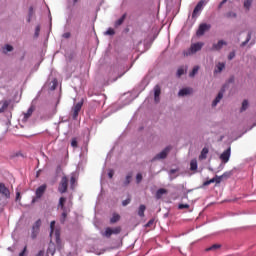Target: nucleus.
Wrapping results in <instances>:
<instances>
[{"instance_id":"f257e3e1","label":"nucleus","mask_w":256,"mask_h":256,"mask_svg":"<svg viewBox=\"0 0 256 256\" xmlns=\"http://www.w3.org/2000/svg\"><path fill=\"white\" fill-rule=\"evenodd\" d=\"M205 45V43L203 42H197V43H193L191 44L190 48L186 51H184V57H189V55H195V53L201 51V49H203V46Z\"/></svg>"},{"instance_id":"f03ea898","label":"nucleus","mask_w":256,"mask_h":256,"mask_svg":"<svg viewBox=\"0 0 256 256\" xmlns=\"http://www.w3.org/2000/svg\"><path fill=\"white\" fill-rule=\"evenodd\" d=\"M69 187V178L67 176H63L58 186V191L63 195V193H67V189Z\"/></svg>"},{"instance_id":"7ed1b4c3","label":"nucleus","mask_w":256,"mask_h":256,"mask_svg":"<svg viewBox=\"0 0 256 256\" xmlns=\"http://www.w3.org/2000/svg\"><path fill=\"white\" fill-rule=\"evenodd\" d=\"M169 151H171V146H166L160 153L156 154L152 161H159L161 159H167V155H169Z\"/></svg>"},{"instance_id":"20e7f679","label":"nucleus","mask_w":256,"mask_h":256,"mask_svg":"<svg viewBox=\"0 0 256 256\" xmlns=\"http://www.w3.org/2000/svg\"><path fill=\"white\" fill-rule=\"evenodd\" d=\"M39 231H41V219H38L32 226L31 230V239H37V235H39Z\"/></svg>"},{"instance_id":"39448f33","label":"nucleus","mask_w":256,"mask_h":256,"mask_svg":"<svg viewBox=\"0 0 256 256\" xmlns=\"http://www.w3.org/2000/svg\"><path fill=\"white\" fill-rule=\"evenodd\" d=\"M203 5H205V0H200L195 6L192 12V19H197L199 15H201V11H203Z\"/></svg>"},{"instance_id":"423d86ee","label":"nucleus","mask_w":256,"mask_h":256,"mask_svg":"<svg viewBox=\"0 0 256 256\" xmlns=\"http://www.w3.org/2000/svg\"><path fill=\"white\" fill-rule=\"evenodd\" d=\"M211 29V24L202 23L199 25L198 30L196 31L197 37H203L207 31Z\"/></svg>"},{"instance_id":"0eeeda50","label":"nucleus","mask_w":256,"mask_h":256,"mask_svg":"<svg viewBox=\"0 0 256 256\" xmlns=\"http://www.w3.org/2000/svg\"><path fill=\"white\" fill-rule=\"evenodd\" d=\"M83 107V100L79 101L78 103H76L74 105V107L72 108V119L73 121H77V117H79V112L81 111Z\"/></svg>"},{"instance_id":"6e6552de","label":"nucleus","mask_w":256,"mask_h":256,"mask_svg":"<svg viewBox=\"0 0 256 256\" xmlns=\"http://www.w3.org/2000/svg\"><path fill=\"white\" fill-rule=\"evenodd\" d=\"M0 195L5 197V199H11V192L3 182H0Z\"/></svg>"},{"instance_id":"1a4fd4ad","label":"nucleus","mask_w":256,"mask_h":256,"mask_svg":"<svg viewBox=\"0 0 256 256\" xmlns=\"http://www.w3.org/2000/svg\"><path fill=\"white\" fill-rule=\"evenodd\" d=\"M45 191H47V184H42L36 189V199H41L43 195H45Z\"/></svg>"},{"instance_id":"9d476101","label":"nucleus","mask_w":256,"mask_h":256,"mask_svg":"<svg viewBox=\"0 0 256 256\" xmlns=\"http://www.w3.org/2000/svg\"><path fill=\"white\" fill-rule=\"evenodd\" d=\"M223 91H225V85L222 86L221 91L218 93L216 98L212 102V107H215L216 105H219L221 103V100L223 99Z\"/></svg>"},{"instance_id":"9b49d317","label":"nucleus","mask_w":256,"mask_h":256,"mask_svg":"<svg viewBox=\"0 0 256 256\" xmlns=\"http://www.w3.org/2000/svg\"><path fill=\"white\" fill-rule=\"evenodd\" d=\"M131 181H133V172H128L124 181L122 182V187H129Z\"/></svg>"},{"instance_id":"f8f14e48","label":"nucleus","mask_w":256,"mask_h":256,"mask_svg":"<svg viewBox=\"0 0 256 256\" xmlns=\"http://www.w3.org/2000/svg\"><path fill=\"white\" fill-rule=\"evenodd\" d=\"M35 111V105L31 104V106L28 108L27 112L24 113L23 121H27L31 115H33V112Z\"/></svg>"},{"instance_id":"ddd939ff","label":"nucleus","mask_w":256,"mask_h":256,"mask_svg":"<svg viewBox=\"0 0 256 256\" xmlns=\"http://www.w3.org/2000/svg\"><path fill=\"white\" fill-rule=\"evenodd\" d=\"M193 93V88H183L178 92L179 97H186V95H191Z\"/></svg>"},{"instance_id":"4468645a","label":"nucleus","mask_w":256,"mask_h":256,"mask_svg":"<svg viewBox=\"0 0 256 256\" xmlns=\"http://www.w3.org/2000/svg\"><path fill=\"white\" fill-rule=\"evenodd\" d=\"M125 19H127V13H124L118 20L114 22L115 29H117L118 27H121V25L125 23Z\"/></svg>"},{"instance_id":"2eb2a0df","label":"nucleus","mask_w":256,"mask_h":256,"mask_svg":"<svg viewBox=\"0 0 256 256\" xmlns=\"http://www.w3.org/2000/svg\"><path fill=\"white\" fill-rule=\"evenodd\" d=\"M223 45H225V41L224 40H219L218 43L213 44L210 51H221V49H223Z\"/></svg>"},{"instance_id":"dca6fc26","label":"nucleus","mask_w":256,"mask_h":256,"mask_svg":"<svg viewBox=\"0 0 256 256\" xmlns=\"http://www.w3.org/2000/svg\"><path fill=\"white\" fill-rule=\"evenodd\" d=\"M160 95H161V87L159 85H156L154 87V101H155V103H159Z\"/></svg>"},{"instance_id":"f3484780","label":"nucleus","mask_w":256,"mask_h":256,"mask_svg":"<svg viewBox=\"0 0 256 256\" xmlns=\"http://www.w3.org/2000/svg\"><path fill=\"white\" fill-rule=\"evenodd\" d=\"M211 183H221V177H214L210 180H207L203 183V186L207 187V186L211 185Z\"/></svg>"},{"instance_id":"a211bd4d","label":"nucleus","mask_w":256,"mask_h":256,"mask_svg":"<svg viewBox=\"0 0 256 256\" xmlns=\"http://www.w3.org/2000/svg\"><path fill=\"white\" fill-rule=\"evenodd\" d=\"M209 154V148L204 147L201 151V154L199 155L200 161H203L204 159H207V155Z\"/></svg>"},{"instance_id":"6ab92c4d","label":"nucleus","mask_w":256,"mask_h":256,"mask_svg":"<svg viewBox=\"0 0 256 256\" xmlns=\"http://www.w3.org/2000/svg\"><path fill=\"white\" fill-rule=\"evenodd\" d=\"M225 69V63H218L214 69V75H217V73H221Z\"/></svg>"},{"instance_id":"aec40b11","label":"nucleus","mask_w":256,"mask_h":256,"mask_svg":"<svg viewBox=\"0 0 256 256\" xmlns=\"http://www.w3.org/2000/svg\"><path fill=\"white\" fill-rule=\"evenodd\" d=\"M147 207L145 206V204H141L138 208V216L139 217H145V211H146Z\"/></svg>"},{"instance_id":"412c9836","label":"nucleus","mask_w":256,"mask_h":256,"mask_svg":"<svg viewBox=\"0 0 256 256\" xmlns=\"http://www.w3.org/2000/svg\"><path fill=\"white\" fill-rule=\"evenodd\" d=\"M163 195H167V189H164V188L158 189L156 192V198L161 199V197H163Z\"/></svg>"},{"instance_id":"4be33fe9","label":"nucleus","mask_w":256,"mask_h":256,"mask_svg":"<svg viewBox=\"0 0 256 256\" xmlns=\"http://www.w3.org/2000/svg\"><path fill=\"white\" fill-rule=\"evenodd\" d=\"M65 201H67V198H65V197H60L59 203H58V207H60V209H62V211H65V209H67V208L65 207Z\"/></svg>"},{"instance_id":"5701e85b","label":"nucleus","mask_w":256,"mask_h":256,"mask_svg":"<svg viewBox=\"0 0 256 256\" xmlns=\"http://www.w3.org/2000/svg\"><path fill=\"white\" fill-rule=\"evenodd\" d=\"M197 169H198L197 159H192L190 162V171H197Z\"/></svg>"},{"instance_id":"b1692460","label":"nucleus","mask_w":256,"mask_h":256,"mask_svg":"<svg viewBox=\"0 0 256 256\" xmlns=\"http://www.w3.org/2000/svg\"><path fill=\"white\" fill-rule=\"evenodd\" d=\"M218 249H221V244H213L212 246L206 248L205 251H218Z\"/></svg>"},{"instance_id":"393cba45","label":"nucleus","mask_w":256,"mask_h":256,"mask_svg":"<svg viewBox=\"0 0 256 256\" xmlns=\"http://www.w3.org/2000/svg\"><path fill=\"white\" fill-rule=\"evenodd\" d=\"M249 109V100H243L242 106L240 108V113H243V111H247Z\"/></svg>"},{"instance_id":"a878e982","label":"nucleus","mask_w":256,"mask_h":256,"mask_svg":"<svg viewBox=\"0 0 256 256\" xmlns=\"http://www.w3.org/2000/svg\"><path fill=\"white\" fill-rule=\"evenodd\" d=\"M231 158V146H229L225 150V163H229V159Z\"/></svg>"},{"instance_id":"bb28decb","label":"nucleus","mask_w":256,"mask_h":256,"mask_svg":"<svg viewBox=\"0 0 256 256\" xmlns=\"http://www.w3.org/2000/svg\"><path fill=\"white\" fill-rule=\"evenodd\" d=\"M10 102L5 100L2 102V106L0 107V113H5L7 107H9Z\"/></svg>"},{"instance_id":"cd10ccee","label":"nucleus","mask_w":256,"mask_h":256,"mask_svg":"<svg viewBox=\"0 0 256 256\" xmlns=\"http://www.w3.org/2000/svg\"><path fill=\"white\" fill-rule=\"evenodd\" d=\"M55 239H56V244L61 245V232L59 230L55 231Z\"/></svg>"},{"instance_id":"c85d7f7f","label":"nucleus","mask_w":256,"mask_h":256,"mask_svg":"<svg viewBox=\"0 0 256 256\" xmlns=\"http://www.w3.org/2000/svg\"><path fill=\"white\" fill-rule=\"evenodd\" d=\"M103 235H104V237H107V238L111 237V235H113V229L110 228V227L106 228V230L103 233Z\"/></svg>"},{"instance_id":"c756f323","label":"nucleus","mask_w":256,"mask_h":256,"mask_svg":"<svg viewBox=\"0 0 256 256\" xmlns=\"http://www.w3.org/2000/svg\"><path fill=\"white\" fill-rule=\"evenodd\" d=\"M75 183H77V178H75V175H72L70 178V189H75Z\"/></svg>"},{"instance_id":"7c9ffc66","label":"nucleus","mask_w":256,"mask_h":256,"mask_svg":"<svg viewBox=\"0 0 256 256\" xmlns=\"http://www.w3.org/2000/svg\"><path fill=\"white\" fill-rule=\"evenodd\" d=\"M121 219V216L119 214H113V216L110 219V223H117Z\"/></svg>"},{"instance_id":"2f4dec72","label":"nucleus","mask_w":256,"mask_h":256,"mask_svg":"<svg viewBox=\"0 0 256 256\" xmlns=\"http://www.w3.org/2000/svg\"><path fill=\"white\" fill-rule=\"evenodd\" d=\"M66 219H67V209L63 210L60 217V223H65Z\"/></svg>"},{"instance_id":"473e14b6","label":"nucleus","mask_w":256,"mask_h":256,"mask_svg":"<svg viewBox=\"0 0 256 256\" xmlns=\"http://www.w3.org/2000/svg\"><path fill=\"white\" fill-rule=\"evenodd\" d=\"M57 85H58L57 79H53L51 82L50 91H55V89H57Z\"/></svg>"},{"instance_id":"72a5a7b5","label":"nucleus","mask_w":256,"mask_h":256,"mask_svg":"<svg viewBox=\"0 0 256 256\" xmlns=\"http://www.w3.org/2000/svg\"><path fill=\"white\" fill-rule=\"evenodd\" d=\"M197 73H199V66H194V68L189 74V77H193L194 75H197Z\"/></svg>"},{"instance_id":"f704fd0d","label":"nucleus","mask_w":256,"mask_h":256,"mask_svg":"<svg viewBox=\"0 0 256 256\" xmlns=\"http://www.w3.org/2000/svg\"><path fill=\"white\" fill-rule=\"evenodd\" d=\"M176 75L177 77H181L182 75H185V69L183 67L178 68Z\"/></svg>"},{"instance_id":"c9c22d12","label":"nucleus","mask_w":256,"mask_h":256,"mask_svg":"<svg viewBox=\"0 0 256 256\" xmlns=\"http://www.w3.org/2000/svg\"><path fill=\"white\" fill-rule=\"evenodd\" d=\"M39 33H41V25H37L35 28L34 37L37 39L39 37Z\"/></svg>"},{"instance_id":"e433bc0d","label":"nucleus","mask_w":256,"mask_h":256,"mask_svg":"<svg viewBox=\"0 0 256 256\" xmlns=\"http://www.w3.org/2000/svg\"><path fill=\"white\" fill-rule=\"evenodd\" d=\"M251 3H253V0H244L245 9L249 10V8L251 7Z\"/></svg>"},{"instance_id":"4c0bfd02","label":"nucleus","mask_w":256,"mask_h":256,"mask_svg":"<svg viewBox=\"0 0 256 256\" xmlns=\"http://www.w3.org/2000/svg\"><path fill=\"white\" fill-rule=\"evenodd\" d=\"M54 231H55V221H51V223H50V237L53 236Z\"/></svg>"},{"instance_id":"58836bf2","label":"nucleus","mask_w":256,"mask_h":256,"mask_svg":"<svg viewBox=\"0 0 256 256\" xmlns=\"http://www.w3.org/2000/svg\"><path fill=\"white\" fill-rule=\"evenodd\" d=\"M104 35H115V30L113 28H108L106 32H104Z\"/></svg>"},{"instance_id":"ea45409f","label":"nucleus","mask_w":256,"mask_h":256,"mask_svg":"<svg viewBox=\"0 0 256 256\" xmlns=\"http://www.w3.org/2000/svg\"><path fill=\"white\" fill-rule=\"evenodd\" d=\"M131 203V196H128V198L124 201H122V206L127 207Z\"/></svg>"},{"instance_id":"a19ab883","label":"nucleus","mask_w":256,"mask_h":256,"mask_svg":"<svg viewBox=\"0 0 256 256\" xmlns=\"http://www.w3.org/2000/svg\"><path fill=\"white\" fill-rule=\"evenodd\" d=\"M143 181V175L141 173H138L136 175V183H141Z\"/></svg>"},{"instance_id":"79ce46f5","label":"nucleus","mask_w":256,"mask_h":256,"mask_svg":"<svg viewBox=\"0 0 256 256\" xmlns=\"http://www.w3.org/2000/svg\"><path fill=\"white\" fill-rule=\"evenodd\" d=\"M119 233H121V227L112 229V235H119Z\"/></svg>"},{"instance_id":"37998d69","label":"nucleus","mask_w":256,"mask_h":256,"mask_svg":"<svg viewBox=\"0 0 256 256\" xmlns=\"http://www.w3.org/2000/svg\"><path fill=\"white\" fill-rule=\"evenodd\" d=\"M249 41H251V32L248 33L247 38H246V41L242 42L241 46H242V47H245V45H246Z\"/></svg>"},{"instance_id":"c03bdc74","label":"nucleus","mask_w":256,"mask_h":256,"mask_svg":"<svg viewBox=\"0 0 256 256\" xmlns=\"http://www.w3.org/2000/svg\"><path fill=\"white\" fill-rule=\"evenodd\" d=\"M33 15H35V11L33 10V6H30L28 10V17H33Z\"/></svg>"},{"instance_id":"a18cd8bd","label":"nucleus","mask_w":256,"mask_h":256,"mask_svg":"<svg viewBox=\"0 0 256 256\" xmlns=\"http://www.w3.org/2000/svg\"><path fill=\"white\" fill-rule=\"evenodd\" d=\"M178 209H180V210L189 209V204H179Z\"/></svg>"},{"instance_id":"49530a36","label":"nucleus","mask_w":256,"mask_h":256,"mask_svg":"<svg viewBox=\"0 0 256 256\" xmlns=\"http://www.w3.org/2000/svg\"><path fill=\"white\" fill-rule=\"evenodd\" d=\"M233 59H235V51L230 52L229 55H228V60L229 61H233Z\"/></svg>"},{"instance_id":"de8ad7c7","label":"nucleus","mask_w":256,"mask_h":256,"mask_svg":"<svg viewBox=\"0 0 256 256\" xmlns=\"http://www.w3.org/2000/svg\"><path fill=\"white\" fill-rule=\"evenodd\" d=\"M4 49H5L8 53H10L11 51H13V46H11V45H9V44H6L5 47H4Z\"/></svg>"},{"instance_id":"09e8293b","label":"nucleus","mask_w":256,"mask_h":256,"mask_svg":"<svg viewBox=\"0 0 256 256\" xmlns=\"http://www.w3.org/2000/svg\"><path fill=\"white\" fill-rule=\"evenodd\" d=\"M235 173H237V170H236V169L231 170V171H229V172H226L225 177H231V175H233V174H235Z\"/></svg>"},{"instance_id":"8fccbe9b","label":"nucleus","mask_w":256,"mask_h":256,"mask_svg":"<svg viewBox=\"0 0 256 256\" xmlns=\"http://www.w3.org/2000/svg\"><path fill=\"white\" fill-rule=\"evenodd\" d=\"M154 223H155V219H150V220L146 223L145 227H151V225H153Z\"/></svg>"},{"instance_id":"3c124183","label":"nucleus","mask_w":256,"mask_h":256,"mask_svg":"<svg viewBox=\"0 0 256 256\" xmlns=\"http://www.w3.org/2000/svg\"><path fill=\"white\" fill-rule=\"evenodd\" d=\"M64 39H70L71 38V32H66L62 35Z\"/></svg>"},{"instance_id":"603ef678","label":"nucleus","mask_w":256,"mask_h":256,"mask_svg":"<svg viewBox=\"0 0 256 256\" xmlns=\"http://www.w3.org/2000/svg\"><path fill=\"white\" fill-rule=\"evenodd\" d=\"M25 253H27V246L23 248V250L19 253L18 256H25Z\"/></svg>"},{"instance_id":"864d4df0","label":"nucleus","mask_w":256,"mask_h":256,"mask_svg":"<svg viewBox=\"0 0 256 256\" xmlns=\"http://www.w3.org/2000/svg\"><path fill=\"white\" fill-rule=\"evenodd\" d=\"M113 175H115V172L113 170H109L108 172L109 179H113Z\"/></svg>"},{"instance_id":"5fc2aeb1","label":"nucleus","mask_w":256,"mask_h":256,"mask_svg":"<svg viewBox=\"0 0 256 256\" xmlns=\"http://www.w3.org/2000/svg\"><path fill=\"white\" fill-rule=\"evenodd\" d=\"M220 159H221L222 163H225V152L221 153Z\"/></svg>"},{"instance_id":"6e6d98bb","label":"nucleus","mask_w":256,"mask_h":256,"mask_svg":"<svg viewBox=\"0 0 256 256\" xmlns=\"http://www.w3.org/2000/svg\"><path fill=\"white\" fill-rule=\"evenodd\" d=\"M71 145H72V147H77V140H76V139H73V140L71 141Z\"/></svg>"},{"instance_id":"4d7b16f0","label":"nucleus","mask_w":256,"mask_h":256,"mask_svg":"<svg viewBox=\"0 0 256 256\" xmlns=\"http://www.w3.org/2000/svg\"><path fill=\"white\" fill-rule=\"evenodd\" d=\"M21 200V193L17 192L16 193V201H20Z\"/></svg>"},{"instance_id":"13d9d810","label":"nucleus","mask_w":256,"mask_h":256,"mask_svg":"<svg viewBox=\"0 0 256 256\" xmlns=\"http://www.w3.org/2000/svg\"><path fill=\"white\" fill-rule=\"evenodd\" d=\"M225 5V0H222L218 6V9H221Z\"/></svg>"},{"instance_id":"bf43d9fd","label":"nucleus","mask_w":256,"mask_h":256,"mask_svg":"<svg viewBox=\"0 0 256 256\" xmlns=\"http://www.w3.org/2000/svg\"><path fill=\"white\" fill-rule=\"evenodd\" d=\"M235 82V77H231L228 81V83H234Z\"/></svg>"},{"instance_id":"052dcab7","label":"nucleus","mask_w":256,"mask_h":256,"mask_svg":"<svg viewBox=\"0 0 256 256\" xmlns=\"http://www.w3.org/2000/svg\"><path fill=\"white\" fill-rule=\"evenodd\" d=\"M175 173H177V170H175V169H171V170H170V175H173V174H175Z\"/></svg>"},{"instance_id":"680f3d73","label":"nucleus","mask_w":256,"mask_h":256,"mask_svg":"<svg viewBox=\"0 0 256 256\" xmlns=\"http://www.w3.org/2000/svg\"><path fill=\"white\" fill-rule=\"evenodd\" d=\"M36 256H43V250H40Z\"/></svg>"},{"instance_id":"e2e57ef3","label":"nucleus","mask_w":256,"mask_h":256,"mask_svg":"<svg viewBox=\"0 0 256 256\" xmlns=\"http://www.w3.org/2000/svg\"><path fill=\"white\" fill-rule=\"evenodd\" d=\"M31 19H33V17L28 16V18H27V23H31Z\"/></svg>"},{"instance_id":"0e129e2a","label":"nucleus","mask_w":256,"mask_h":256,"mask_svg":"<svg viewBox=\"0 0 256 256\" xmlns=\"http://www.w3.org/2000/svg\"><path fill=\"white\" fill-rule=\"evenodd\" d=\"M117 79H119V77L113 78L111 81V83H115V81H117Z\"/></svg>"},{"instance_id":"69168bd1","label":"nucleus","mask_w":256,"mask_h":256,"mask_svg":"<svg viewBox=\"0 0 256 256\" xmlns=\"http://www.w3.org/2000/svg\"><path fill=\"white\" fill-rule=\"evenodd\" d=\"M7 249H8V251H10L11 253H13V251H14L12 247H8Z\"/></svg>"},{"instance_id":"338daca9","label":"nucleus","mask_w":256,"mask_h":256,"mask_svg":"<svg viewBox=\"0 0 256 256\" xmlns=\"http://www.w3.org/2000/svg\"><path fill=\"white\" fill-rule=\"evenodd\" d=\"M79 0H73L74 3H77Z\"/></svg>"},{"instance_id":"774afa93","label":"nucleus","mask_w":256,"mask_h":256,"mask_svg":"<svg viewBox=\"0 0 256 256\" xmlns=\"http://www.w3.org/2000/svg\"><path fill=\"white\" fill-rule=\"evenodd\" d=\"M32 203H35V199L32 200Z\"/></svg>"}]
</instances>
